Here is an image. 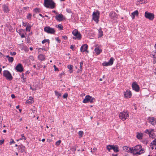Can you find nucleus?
Segmentation results:
<instances>
[{"label":"nucleus","instance_id":"obj_1","mask_svg":"<svg viewBox=\"0 0 156 156\" xmlns=\"http://www.w3.org/2000/svg\"><path fill=\"white\" fill-rule=\"evenodd\" d=\"M44 5L46 8L51 9L55 7V3L53 0H44Z\"/></svg>","mask_w":156,"mask_h":156},{"label":"nucleus","instance_id":"obj_2","mask_svg":"<svg viewBox=\"0 0 156 156\" xmlns=\"http://www.w3.org/2000/svg\"><path fill=\"white\" fill-rule=\"evenodd\" d=\"M144 153L141 145H137L133 148L132 153L133 154H140Z\"/></svg>","mask_w":156,"mask_h":156},{"label":"nucleus","instance_id":"obj_3","mask_svg":"<svg viewBox=\"0 0 156 156\" xmlns=\"http://www.w3.org/2000/svg\"><path fill=\"white\" fill-rule=\"evenodd\" d=\"M3 76L5 77L6 79L9 80H11L13 79L10 73L7 70H5L3 71Z\"/></svg>","mask_w":156,"mask_h":156},{"label":"nucleus","instance_id":"obj_4","mask_svg":"<svg viewBox=\"0 0 156 156\" xmlns=\"http://www.w3.org/2000/svg\"><path fill=\"white\" fill-rule=\"evenodd\" d=\"M129 116V114L127 112H121L119 115L120 119L123 121L125 120Z\"/></svg>","mask_w":156,"mask_h":156},{"label":"nucleus","instance_id":"obj_5","mask_svg":"<svg viewBox=\"0 0 156 156\" xmlns=\"http://www.w3.org/2000/svg\"><path fill=\"white\" fill-rule=\"evenodd\" d=\"M99 11L97 10L96 12H94L92 14L93 19L97 23H98L99 21Z\"/></svg>","mask_w":156,"mask_h":156},{"label":"nucleus","instance_id":"obj_6","mask_svg":"<svg viewBox=\"0 0 156 156\" xmlns=\"http://www.w3.org/2000/svg\"><path fill=\"white\" fill-rule=\"evenodd\" d=\"M144 16L145 18L151 20H152L154 18V16L153 14L147 11L145 12Z\"/></svg>","mask_w":156,"mask_h":156},{"label":"nucleus","instance_id":"obj_7","mask_svg":"<svg viewBox=\"0 0 156 156\" xmlns=\"http://www.w3.org/2000/svg\"><path fill=\"white\" fill-rule=\"evenodd\" d=\"M45 32L48 34H53L55 32V30L53 28H51L49 27H45L44 29Z\"/></svg>","mask_w":156,"mask_h":156},{"label":"nucleus","instance_id":"obj_8","mask_svg":"<svg viewBox=\"0 0 156 156\" xmlns=\"http://www.w3.org/2000/svg\"><path fill=\"white\" fill-rule=\"evenodd\" d=\"M114 58L112 57L111 58L108 62H104L102 64V65L104 66H109L112 65L113 63Z\"/></svg>","mask_w":156,"mask_h":156},{"label":"nucleus","instance_id":"obj_9","mask_svg":"<svg viewBox=\"0 0 156 156\" xmlns=\"http://www.w3.org/2000/svg\"><path fill=\"white\" fill-rule=\"evenodd\" d=\"M73 34L75 37H76V38L80 39L81 37V34L77 30L75 29L72 32Z\"/></svg>","mask_w":156,"mask_h":156},{"label":"nucleus","instance_id":"obj_10","mask_svg":"<svg viewBox=\"0 0 156 156\" xmlns=\"http://www.w3.org/2000/svg\"><path fill=\"white\" fill-rule=\"evenodd\" d=\"M132 87L133 90L136 92H138L139 90V87L136 82H133L132 84Z\"/></svg>","mask_w":156,"mask_h":156},{"label":"nucleus","instance_id":"obj_11","mask_svg":"<svg viewBox=\"0 0 156 156\" xmlns=\"http://www.w3.org/2000/svg\"><path fill=\"white\" fill-rule=\"evenodd\" d=\"M131 92L129 90H127L125 92H124V97L126 98H130L131 97Z\"/></svg>","mask_w":156,"mask_h":156},{"label":"nucleus","instance_id":"obj_12","mask_svg":"<svg viewBox=\"0 0 156 156\" xmlns=\"http://www.w3.org/2000/svg\"><path fill=\"white\" fill-rule=\"evenodd\" d=\"M88 47V45L86 44H85L81 46L80 48V50L81 52H84L86 51L87 53L89 52V51L87 50Z\"/></svg>","mask_w":156,"mask_h":156},{"label":"nucleus","instance_id":"obj_13","mask_svg":"<svg viewBox=\"0 0 156 156\" xmlns=\"http://www.w3.org/2000/svg\"><path fill=\"white\" fill-rule=\"evenodd\" d=\"M15 69L18 72H22L23 71V67L21 64H19L17 65L16 66Z\"/></svg>","mask_w":156,"mask_h":156},{"label":"nucleus","instance_id":"obj_14","mask_svg":"<svg viewBox=\"0 0 156 156\" xmlns=\"http://www.w3.org/2000/svg\"><path fill=\"white\" fill-rule=\"evenodd\" d=\"M123 150L126 152L132 153L133 148H130L125 146L123 147Z\"/></svg>","mask_w":156,"mask_h":156},{"label":"nucleus","instance_id":"obj_15","mask_svg":"<svg viewBox=\"0 0 156 156\" xmlns=\"http://www.w3.org/2000/svg\"><path fill=\"white\" fill-rule=\"evenodd\" d=\"M91 98V97L89 95H87L85 96V98L83 100V103H87L90 101Z\"/></svg>","mask_w":156,"mask_h":156},{"label":"nucleus","instance_id":"obj_16","mask_svg":"<svg viewBox=\"0 0 156 156\" xmlns=\"http://www.w3.org/2000/svg\"><path fill=\"white\" fill-rule=\"evenodd\" d=\"M56 19L59 21H61L63 20V16L62 14H59L58 15L55 16Z\"/></svg>","mask_w":156,"mask_h":156},{"label":"nucleus","instance_id":"obj_17","mask_svg":"<svg viewBox=\"0 0 156 156\" xmlns=\"http://www.w3.org/2000/svg\"><path fill=\"white\" fill-rule=\"evenodd\" d=\"M138 11L136 10L131 14V16L132 17V19H134L135 18V16H138Z\"/></svg>","mask_w":156,"mask_h":156},{"label":"nucleus","instance_id":"obj_18","mask_svg":"<svg viewBox=\"0 0 156 156\" xmlns=\"http://www.w3.org/2000/svg\"><path fill=\"white\" fill-rule=\"evenodd\" d=\"M149 122L152 125H154L155 124L156 122L155 120V119L153 117H149L148 118Z\"/></svg>","mask_w":156,"mask_h":156},{"label":"nucleus","instance_id":"obj_19","mask_svg":"<svg viewBox=\"0 0 156 156\" xmlns=\"http://www.w3.org/2000/svg\"><path fill=\"white\" fill-rule=\"evenodd\" d=\"M110 16L112 19L115 20L117 18V15L116 13L112 12L110 14Z\"/></svg>","mask_w":156,"mask_h":156},{"label":"nucleus","instance_id":"obj_20","mask_svg":"<svg viewBox=\"0 0 156 156\" xmlns=\"http://www.w3.org/2000/svg\"><path fill=\"white\" fill-rule=\"evenodd\" d=\"M33 98L31 97H30L29 98V99L27 100V103L28 104H32L34 102V101L33 100Z\"/></svg>","mask_w":156,"mask_h":156},{"label":"nucleus","instance_id":"obj_21","mask_svg":"<svg viewBox=\"0 0 156 156\" xmlns=\"http://www.w3.org/2000/svg\"><path fill=\"white\" fill-rule=\"evenodd\" d=\"M155 146L156 145V139H155L151 143V145H150V147L152 149H154V146Z\"/></svg>","mask_w":156,"mask_h":156},{"label":"nucleus","instance_id":"obj_22","mask_svg":"<svg viewBox=\"0 0 156 156\" xmlns=\"http://www.w3.org/2000/svg\"><path fill=\"white\" fill-rule=\"evenodd\" d=\"M38 59L41 61L44 60L45 58V57L44 55L42 54H40L38 56Z\"/></svg>","mask_w":156,"mask_h":156},{"label":"nucleus","instance_id":"obj_23","mask_svg":"<svg viewBox=\"0 0 156 156\" xmlns=\"http://www.w3.org/2000/svg\"><path fill=\"white\" fill-rule=\"evenodd\" d=\"M94 51L97 55H99L102 51V50L101 49H100L98 48H95Z\"/></svg>","mask_w":156,"mask_h":156},{"label":"nucleus","instance_id":"obj_24","mask_svg":"<svg viewBox=\"0 0 156 156\" xmlns=\"http://www.w3.org/2000/svg\"><path fill=\"white\" fill-rule=\"evenodd\" d=\"M136 137L139 139H142V137L143 136V134L142 133H137Z\"/></svg>","mask_w":156,"mask_h":156},{"label":"nucleus","instance_id":"obj_25","mask_svg":"<svg viewBox=\"0 0 156 156\" xmlns=\"http://www.w3.org/2000/svg\"><path fill=\"white\" fill-rule=\"evenodd\" d=\"M112 149L116 153L119 151L118 147L117 145L114 146V145H113Z\"/></svg>","mask_w":156,"mask_h":156},{"label":"nucleus","instance_id":"obj_26","mask_svg":"<svg viewBox=\"0 0 156 156\" xmlns=\"http://www.w3.org/2000/svg\"><path fill=\"white\" fill-rule=\"evenodd\" d=\"M3 10L4 12H7L9 11V9L7 7L6 5H4L3 6Z\"/></svg>","mask_w":156,"mask_h":156},{"label":"nucleus","instance_id":"obj_27","mask_svg":"<svg viewBox=\"0 0 156 156\" xmlns=\"http://www.w3.org/2000/svg\"><path fill=\"white\" fill-rule=\"evenodd\" d=\"M73 67V66L71 65H68L67 66L68 68L69 69V72L70 73H72L73 72V70H72Z\"/></svg>","mask_w":156,"mask_h":156},{"label":"nucleus","instance_id":"obj_28","mask_svg":"<svg viewBox=\"0 0 156 156\" xmlns=\"http://www.w3.org/2000/svg\"><path fill=\"white\" fill-rule=\"evenodd\" d=\"M20 149H21V151L22 153H23V152L25 151V146L23 145H20Z\"/></svg>","mask_w":156,"mask_h":156},{"label":"nucleus","instance_id":"obj_29","mask_svg":"<svg viewBox=\"0 0 156 156\" xmlns=\"http://www.w3.org/2000/svg\"><path fill=\"white\" fill-rule=\"evenodd\" d=\"M99 34L98 36L100 37H102L103 35V31L101 30V28L99 30H98Z\"/></svg>","mask_w":156,"mask_h":156},{"label":"nucleus","instance_id":"obj_30","mask_svg":"<svg viewBox=\"0 0 156 156\" xmlns=\"http://www.w3.org/2000/svg\"><path fill=\"white\" fill-rule=\"evenodd\" d=\"M153 129H151V131H150V133L149 134V136L150 137H152V138H153L154 137V136H155L154 134L153 133L152 131H153Z\"/></svg>","mask_w":156,"mask_h":156},{"label":"nucleus","instance_id":"obj_31","mask_svg":"<svg viewBox=\"0 0 156 156\" xmlns=\"http://www.w3.org/2000/svg\"><path fill=\"white\" fill-rule=\"evenodd\" d=\"M113 146V145H108L106 147L107 149L109 151L111 150L112 149Z\"/></svg>","mask_w":156,"mask_h":156},{"label":"nucleus","instance_id":"obj_32","mask_svg":"<svg viewBox=\"0 0 156 156\" xmlns=\"http://www.w3.org/2000/svg\"><path fill=\"white\" fill-rule=\"evenodd\" d=\"M78 134L80 136V137L81 138L82 137L83 134V131H80L79 132Z\"/></svg>","mask_w":156,"mask_h":156},{"label":"nucleus","instance_id":"obj_33","mask_svg":"<svg viewBox=\"0 0 156 156\" xmlns=\"http://www.w3.org/2000/svg\"><path fill=\"white\" fill-rule=\"evenodd\" d=\"M83 61H81L80 62V69H79L80 71H82V66L83 64Z\"/></svg>","mask_w":156,"mask_h":156},{"label":"nucleus","instance_id":"obj_34","mask_svg":"<svg viewBox=\"0 0 156 156\" xmlns=\"http://www.w3.org/2000/svg\"><path fill=\"white\" fill-rule=\"evenodd\" d=\"M55 95L58 96V97H59V96H60L61 95V93H59L58 91H55Z\"/></svg>","mask_w":156,"mask_h":156},{"label":"nucleus","instance_id":"obj_35","mask_svg":"<svg viewBox=\"0 0 156 156\" xmlns=\"http://www.w3.org/2000/svg\"><path fill=\"white\" fill-rule=\"evenodd\" d=\"M46 42H48L49 43V39H44V40L42 41V44H44Z\"/></svg>","mask_w":156,"mask_h":156},{"label":"nucleus","instance_id":"obj_36","mask_svg":"<svg viewBox=\"0 0 156 156\" xmlns=\"http://www.w3.org/2000/svg\"><path fill=\"white\" fill-rule=\"evenodd\" d=\"M8 60L9 62H12L13 61V58L12 57H10L8 59Z\"/></svg>","mask_w":156,"mask_h":156},{"label":"nucleus","instance_id":"obj_37","mask_svg":"<svg viewBox=\"0 0 156 156\" xmlns=\"http://www.w3.org/2000/svg\"><path fill=\"white\" fill-rule=\"evenodd\" d=\"M21 136H22V138L20 139V140H22L23 139H24V140H26V138L25 137L24 134H22Z\"/></svg>","mask_w":156,"mask_h":156},{"label":"nucleus","instance_id":"obj_38","mask_svg":"<svg viewBox=\"0 0 156 156\" xmlns=\"http://www.w3.org/2000/svg\"><path fill=\"white\" fill-rule=\"evenodd\" d=\"M95 99L94 98H92L90 99V103H92L93 102H94V101H95Z\"/></svg>","mask_w":156,"mask_h":156},{"label":"nucleus","instance_id":"obj_39","mask_svg":"<svg viewBox=\"0 0 156 156\" xmlns=\"http://www.w3.org/2000/svg\"><path fill=\"white\" fill-rule=\"evenodd\" d=\"M61 140H59L58 141H57L55 143L56 145H59V144H60L61 143Z\"/></svg>","mask_w":156,"mask_h":156},{"label":"nucleus","instance_id":"obj_40","mask_svg":"<svg viewBox=\"0 0 156 156\" xmlns=\"http://www.w3.org/2000/svg\"><path fill=\"white\" fill-rule=\"evenodd\" d=\"M58 27L60 29V30H62L63 28L62 26L60 24L58 25Z\"/></svg>","mask_w":156,"mask_h":156},{"label":"nucleus","instance_id":"obj_41","mask_svg":"<svg viewBox=\"0 0 156 156\" xmlns=\"http://www.w3.org/2000/svg\"><path fill=\"white\" fill-rule=\"evenodd\" d=\"M37 49H38V51L39 53L40 52H41L43 50V48H37Z\"/></svg>","mask_w":156,"mask_h":156},{"label":"nucleus","instance_id":"obj_42","mask_svg":"<svg viewBox=\"0 0 156 156\" xmlns=\"http://www.w3.org/2000/svg\"><path fill=\"white\" fill-rule=\"evenodd\" d=\"M156 52H154V53H153V52H152V53L151 55V57L154 58H155V54L154 53H155Z\"/></svg>","mask_w":156,"mask_h":156},{"label":"nucleus","instance_id":"obj_43","mask_svg":"<svg viewBox=\"0 0 156 156\" xmlns=\"http://www.w3.org/2000/svg\"><path fill=\"white\" fill-rule=\"evenodd\" d=\"M53 67L54 68L55 71H59L58 69L56 67L55 65H54Z\"/></svg>","mask_w":156,"mask_h":156},{"label":"nucleus","instance_id":"obj_44","mask_svg":"<svg viewBox=\"0 0 156 156\" xmlns=\"http://www.w3.org/2000/svg\"><path fill=\"white\" fill-rule=\"evenodd\" d=\"M26 30H27V31H30V27H28V26H27L26 28Z\"/></svg>","mask_w":156,"mask_h":156},{"label":"nucleus","instance_id":"obj_45","mask_svg":"<svg viewBox=\"0 0 156 156\" xmlns=\"http://www.w3.org/2000/svg\"><path fill=\"white\" fill-rule=\"evenodd\" d=\"M68 96V94L67 93H65L63 95V97L64 98H66Z\"/></svg>","mask_w":156,"mask_h":156},{"label":"nucleus","instance_id":"obj_46","mask_svg":"<svg viewBox=\"0 0 156 156\" xmlns=\"http://www.w3.org/2000/svg\"><path fill=\"white\" fill-rule=\"evenodd\" d=\"M16 54V52H11L10 53V54L11 55H15Z\"/></svg>","mask_w":156,"mask_h":156},{"label":"nucleus","instance_id":"obj_47","mask_svg":"<svg viewBox=\"0 0 156 156\" xmlns=\"http://www.w3.org/2000/svg\"><path fill=\"white\" fill-rule=\"evenodd\" d=\"M34 11L36 12H39V9L38 8L35 9H34Z\"/></svg>","mask_w":156,"mask_h":156},{"label":"nucleus","instance_id":"obj_48","mask_svg":"<svg viewBox=\"0 0 156 156\" xmlns=\"http://www.w3.org/2000/svg\"><path fill=\"white\" fill-rule=\"evenodd\" d=\"M11 141L10 142V144L11 145L12 143H15V142L12 139H11Z\"/></svg>","mask_w":156,"mask_h":156},{"label":"nucleus","instance_id":"obj_49","mask_svg":"<svg viewBox=\"0 0 156 156\" xmlns=\"http://www.w3.org/2000/svg\"><path fill=\"white\" fill-rule=\"evenodd\" d=\"M145 133H147L149 134L150 133V131L149 130L147 129L145 131Z\"/></svg>","mask_w":156,"mask_h":156},{"label":"nucleus","instance_id":"obj_50","mask_svg":"<svg viewBox=\"0 0 156 156\" xmlns=\"http://www.w3.org/2000/svg\"><path fill=\"white\" fill-rule=\"evenodd\" d=\"M3 120L2 117L0 116V123H1L2 122V121Z\"/></svg>","mask_w":156,"mask_h":156},{"label":"nucleus","instance_id":"obj_51","mask_svg":"<svg viewBox=\"0 0 156 156\" xmlns=\"http://www.w3.org/2000/svg\"><path fill=\"white\" fill-rule=\"evenodd\" d=\"M4 143V140H0V144H2Z\"/></svg>","mask_w":156,"mask_h":156},{"label":"nucleus","instance_id":"obj_52","mask_svg":"<svg viewBox=\"0 0 156 156\" xmlns=\"http://www.w3.org/2000/svg\"><path fill=\"white\" fill-rule=\"evenodd\" d=\"M67 12L68 13H71V11L70 9H67L66 10Z\"/></svg>","mask_w":156,"mask_h":156},{"label":"nucleus","instance_id":"obj_53","mask_svg":"<svg viewBox=\"0 0 156 156\" xmlns=\"http://www.w3.org/2000/svg\"><path fill=\"white\" fill-rule=\"evenodd\" d=\"M30 89H31L32 90H36V88H33L30 86Z\"/></svg>","mask_w":156,"mask_h":156},{"label":"nucleus","instance_id":"obj_54","mask_svg":"<svg viewBox=\"0 0 156 156\" xmlns=\"http://www.w3.org/2000/svg\"><path fill=\"white\" fill-rule=\"evenodd\" d=\"M31 16V15L30 14H28V16H27V18H30Z\"/></svg>","mask_w":156,"mask_h":156},{"label":"nucleus","instance_id":"obj_55","mask_svg":"<svg viewBox=\"0 0 156 156\" xmlns=\"http://www.w3.org/2000/svg\"><path fill=\"white\" fill-rule=\"evenodd\" d=\"M70 48H71L73 50L74 49V46L73 45H71V46H70Z\"/></svg>","mask_w":156,"mask_h":156},{"label":"nucleus","instance_id":"obj_56","mask_svg":"<svg viewBox=\"0 0 156 156\" xmlns=\"http://www.w3.org/2000/svg\"><path fill=\"white\" fill-rule=\"evenodd\" d=\"M56 40L57 41H58V42L60 43V40L59 39V38H58V37H57L56 38Z\"/></svg>","mask_w":156,"mask_h":156},{"label":"nucleus","instance_id":"obj_57","mask_svg":"<svg viewBox=\"0 0 156 156\" xmlns=\"http://www.w3.org/2000/svg\"><path fill=\"white\" fill-rule=\"evenodd\" d=\"M144 0H140V2H141V4H143L144 3H146L145 2H143V1Z\"/></svg>","mask_w":156,"mask_h":156},{"label":"nucleus","instance_id":"obj_58","mask_svg":"<svg viewBox=\"0 0 156 156\" xmlns=\"http://www.w3.org/2000/svg\"><path fill=\"white\" fill-rule=\"evenodd\" d=\"M11 97L12 98H14L15 97L14 94H12L11 95Z\"/></svg>","mask_w":156,"mask_h":156},{"label":"nucleus","instance_id":"obj_59","mask_svg":"<svg viewBox=\"0 0 156 156\" xmlns=\"http://www.w3.org/2000/svg\"><path fill=\"white\" fill-rule=\"evenodd\" d=\"M93 150L94 151L93 152H94L95 151H96L97 148H93Z\"/></svg>","mask_w":156,"mask_h":156},{"label":"nucleus","instance_id":"obj_60","mask_svg":"<svg viewBox=\"0 0 156 156\" xmlns=\"http://www.w3.org/2000/svg\"><path fill=\"white\" fill-rule=\"evenodd\" d=\"M63 74H64V73H63H63H61L60 74V77H61L62 76V75Z\"/></svg>","mask_w":156,"mask_h":156},{"label":"nucleus","instance_id":"obj_61","mask_svg":"<svg viewBox=\"0 0 156 156\" xmlns=\"http://www.w3.org/2000/svg\"><path fill=\"white\" fill-rule=\"evenodd\" d=\"M62 37L65 39H66L67 38V37L66 36H63Z\"/></svg>","mask_w":156,"mask_h":156},{"label":"nucleus","instance_id":"obj_62","mask_svg":"<svg viewBox=\"0 0 156 156\" xmlns=\"http://www.w3.org/2000/svg\"><path fill=\"white\" fill-rule=\"evenodd\" d=\"M21 38H23V37H25V36L23 34H22L21 35Z\"/></svg>","mask_w":156,"mask_h":156},{"label":"nucleus","instance_id":"obj_63","mask_svg":"<svg viewBox=\"0 0 156 156\" xmlns=\"http://www.w3.org/2000/svg\"><path fill=\"white\" fill-rule=\"evenodd\" d=\"M23 8L25 10H26L28 8V7H24Z\"/></svg>","mask_w":156,"mask_h":156},{"label":"nucleus","instance_id":"obj_64","mask_svg":"<svg viewBox=\"0 0 156 156\" xmlns=\"http://www.w3.org/2000/svg\"><path fill=\"white\" fill-rule=\"evenodd\" d=\"M117 156V154H112V156Z\"/></svg>","mask_w":156,"mask_h":156}]
</instances>
